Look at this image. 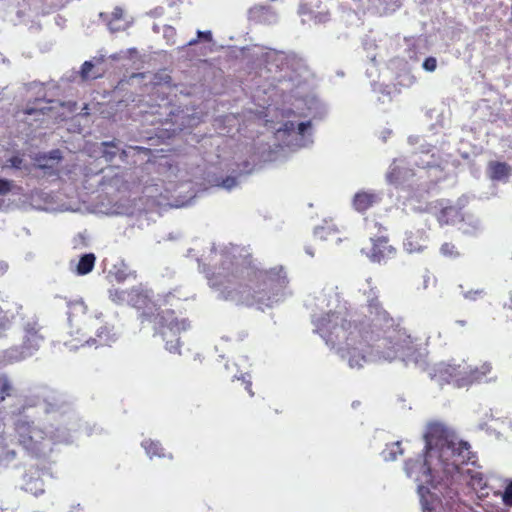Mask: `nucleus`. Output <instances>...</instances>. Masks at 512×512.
Instances as JSON below:
<instances>
[{
    "instance_id": "nucleus-22",
    "label": "nucleus",
    "mask_w": 512,
    "mask_h": 512,
    "mask_svg": "<svg viewBox=\"0 0 512 512\" xmlns=\"http://www.w3.org/2000/svg\"><path fill=\"white\" fill-rule=\"evenodd\" d=\"M4 167L13 168L16 170H24L27 174H30L32 171V167L25 163L23 155L19 153L9 157L6 160Z\"/></svg>"
},
{
    "instance_id": "nucleus-6",
    "label": "nucleus",
    "mask_w": 512,
    "mask_h": 512,
    "mask_svg": "<svg viewBox=\"0 0 512 512\" xmlns=\"http://www.w3.org/2000/svg\"><path fill=\"white\" fill-rule=\"evenodd\" d=\"M76 334L80 336L64 341V345L71 351L85 346L95 347L96 349L101 347H111L118 339L114 325L108 322L104 323L96 330L95 337L87 338L83 329L78 328L76 329Z\"/></svg>"
},
{
    "instance_id": "nucleus-30",
    "label": "nucleus",
    "mask_w": 512,
    "mask_h": 512,
    "mask_svg": "<svg viewBox=\"0 0 512 512\" xmlns=\"http://www.w3.org/2000/svg\"><path fill=\"white\" fill-rule=\"evenodd\" d=\"M400 176H401V169L399 166L396 165V163L394 162L390 168H389V171L387 173V179L390 183H396L399 181L400 179Z\"/></svg>"
},
{
    "instance_id": "nucleus-2",
    "label": "nucleus",
    "mask_w": 512,
    "mask_h": 512,
    "mask_svg": "<svg viewBox=\"0 0 512 512\" xmlns=\"http://www.w3.org/2000/svg\"><path fill=\"white\" fill-rule=\"evenodd\" d=\"M349 316L346 309L329 311L313 323L326 344L332 347L345 344L350 353V366H361L360 361H366V354H375V350H371V342L360 322H352Z\"/></svg>"
},
{
    "instance_id": "nucleus-28",
    "label": "nucleus",
    "mask_w": 512,
    "mask_h": 512,
    "mask_svg": "<svg viewBox=\"0 0 512 512\" xmlns=\"http://www.w3.org/2000/svg\"><path fill=\"white\" fill-rule=\"evenodd\" d=\"M441 254L448 258H457L460 256V252L453 243L446 242L442 244L440 248Z\"/></svg>"
},
{
    "instance_id": "nucleus-19",
    "label": "nucleus",
    "mask_w": 512,
    "mask_h": 512,
    "mask_svg": "<svg viewBox=\"0 0 512 512\" xmlns=\"http://www.w3.org/2000/svg\"><path fill=\"white\" fill-rule=\"evenodd\" d=\"M272 17L273 12L267 6L256 5L249 10V19L256 24L270 22Z\"/></svg>"
},
{
    "instance_id": "nucleus-10",
    "label": "nucleus",
    "mask_w": 512,
    "mask_h": 512,
    "mask_svg": "<svg viewBox=\"0 0 512 512\" xmlns=\"http://www.w3.org/2000/svg\"><path fill=\"white\" fill-rule=\"evenodd\" d=\"M62 159L61 151L59 149H54L48 153L37 154L34 157V163L31 167L41 170L43 176L58 177Z\"/></svg>"
},
{
    "instance_id": "nucleus-12",
    "label": "nucleus",
    "mask_w": 512,
    "mask_h": 512,
    "mask_svg": "<svg viewBox=\"0 0 512 512\" xmlns=\"http://www.w3.org/2000/svg\"><path fill=\"white\" fill-rule=\"evenodd\" d=\"M464 368L465 366L460 364L443 363L436 369L434 377L440 384L448 383L457 388H464V385H460L464 380Z\"/></svg>"
},
{
    "instance_id": "nucleus-31",
    "label": "nucleus",
    "mask_w": 512,
    "mask_h": 512,
    "mask_svg": "<svg viewBox=\"0 0 512 512\" xmlns=\"http://www.w3.org/2000/svg\"><path fill=\"white\" fill-rule=\"evenodd\" d=\"M45 108H40L37 106H27L23 110H19L16 112V117H20L21 114L23 115H43Z\"/></svg>"
},
{
    "instance_id": "nucleus-9",
    "label": "nucleus",
    "mask_w": 512,
    "mask_h": 512,
    "mask_svg": "<svg viewBox=\"0 0 512 512\" xmlns=\"http://www.w3.org/2000/svg\"><path fill=\"white\" fill-rule=\"evenodd\" d=\"M16 432L19 437V443L27 450L38 452L40 445L46 438L43 429L27 420H20L16 424Z\"/></svg>"
},
{
    "instance_id": "nucleus-35",
    "label": "nucleus",
    "mask_w": 512,
    "mask_h": 512,
    "mask_svg": "<svg viewBox=\"0 0 512 512\" xmlns=\"http://www.w3.org/2000/svg\"><path fill=\"white\" fill-rule=\"evenodd\" d=\"M237 381L241 382V385L244 386V389L251 397L255 395L254 391L252 390V382L250 380H246L245 378H238Z\"/></svg>"
},
{
    "instance_id": "nucleus-34",
    "label": "nucleus",
    "mask_w": 512,
    "mask_h": 512,
    "mask_svg": "<svg viewBox=\"0 0 512 512\" xmlns=\"http://www.w3.org/2000/svg\"><path fill=\"white\" fill-rule=\"evenodd\" d=\"M9 324L6 314L0 309V335L9 327Z\"/></svg>"
},
{
    "instance_id": "nucleus-36",
    "label": "nucleus",
    "mask_w": 512,
    "mask_h": 512,
    "mask_svg": "<svg viewBox=\"0 0 512 512\" xmlns=\"http://www.w3.org/2000/svg\"><path fill=\"white\" fill-rule=\"evenodd\" d=\"M310 127H311V122L310 121L301 122V123L298 124V133L300 135H304L306 130L309 129Z\"/></svg>"
},
{
    "instance_id": "nucleus-1",
    "label": "nucleus",
    "mask_w": 512,
    "mask_h": 512,
    "mask_svg": "<svg viewBox=\"0 0 512 512\" xmlns=\"http://www.w3.org/2000/svg\"><path fill=\"white\" fill-rule=\"evenodd\" d=\"M364 295L368 314L360 324L371 342V350L379 358L393 360L406 342V333L384 308L376 287H369Z\"/></svg>"
},
{
    "instance_id": "nucleus-18",
    "label": "nucleus",
    "mask_w": 512,
    "mask_h": 512,
    "mask_svg": "<svg viewBox=\"0 0 512 512\" xmlns=\"http://www.w3.org/2000/svg\"><path fill=\"white\" fill-rule=\"evenodd\" d=\"M380 200L379 196L372 192H358L353 199V206L359 212H364L371 208Z\"/></svg>"
},
{
    "instance_id": "nucleus-3",
    "label": "nucleus",
    "mask_w": 512,
    "mask_h": 512,
    "mask_svg": "<svg viewBox=\"0 0 512 512\" xmlns=\"http://www.w3.org/2000/svg\"><path fill=\"white\" fill-rule=\"evenodd\" d=\"M137 302L142 303L139 306L142 309L140 313L141 323L153 325L155 333L159 334L165 342L168 351L179 353L181 348L180 336L190 328V321L184 317H178L172 309L161 310L154 302L145 295L138 294Z\"/></svg>"
},
{
    "instance_id": "nucleus-8",
    "label": "nucleus",
    "mask_w": 512,
    "mask_h": 512,
    "mask_svg": "<svg viewBox=\"0 0 512 512\" xmlns=\"http://www.w3.org/2000/svg\"><path fill=\"white\" fill-rule=\"evenodd\" d=\"M251 273L257 277L261 285H266L281 300L284 298L289 279L282 265L274 266L270 269L254 270Z\"/></svg>"
},
{
    "instance_id": "nucleus-39",
    "label": "nucleus",
    "mask_w": 512,
    "mask_h": 512,
    "mask_svg": "<svg viewBox=\"0 0 512 512\" xmlns=\"http://www.w3.org/2000/svg\"><path fill=\"white\" fill-rule=\"evenodd\" d=\"M505 306H506L508 309L512 310V294H511V295H510V297H509V302H508V303H506V304H505Z\"/></svg>"
},
{
    "instance_id": "nucleus-24",
    "label": "nucleus",
    "mask_w": 512,
    "mask_h": 512,
    "mask_svg": "<svg viewBox=\"0 0 512 512\" xmlns=\"http://www.w3.org/2000/svg\"><path fill=\"white\" fill-rule=\"evenodd\" d=\"M15 388L5 374L0 375V403L5 401L6 398L13 396Z\"/></svg>"
},
{
    "instance_id": "nucleus-16",
    "label": "nucleus",
    "mask_w": 512,
    "mask_h": 512,
    "mask_svg": "<svg viewBox=\"0 0 512 512\" xmlns=\"http://www.w3.org/2000/svg\"><path fill=\"white\" fill-rule=\"evenodd\" d=\"M315 9L309 3H301L299 6V13L301 15H307L308 19L315 24H326L331 19L330 11L318 5Z\"/></svg>"
},
{
    "instance_id": "nucleus-40",
    "label": "nucleus",
    "mask_w": 512,
    "mask_h": 512,
    "mask_svg": "<svg viewBox=\"0 0 512 512\" xmlns=\"http://www.w3.org/2000/svg\"><path fill=\"white\" fill-rule=\"evenodd\" d=\"M136 76H143V74H133L132 77H136Z\"/></svg>"
},
{
    "instance_id": "nucleus-20",
    "label": "nucleus",
    "mask_w": 512,
    "mask_h": 512,
    "mask_svg": "<svg viewBox=\"0 0 512 512\" xmlns=\"http://www.w3.org/2000/svg\"><path fill=\"white\" fill-rule=\"evenodd\" d=\"M141 446L144 448L146 454L150 457H168L169 459H172V455H166L164 448L162 447L161 443L159 441H155L152 439L144 440L141 443Z\"/></svg>"
},
{
    "instance_id": "nucleus-23",
    "label": "nucleus",
    "mask_w": 512,
    "mask_h": 512,
    "mask_svg": "<svg viewBox=\"0 0 512 512\" xmlns=\"http://www.w3.org/2000/svg\"><path fill=\"white\" fill-rule=\"evenodd\" d=\"M96 257L93 253L83 255L77 265V273L79 275H86L90 273L95 265Z\"/></svg>"
},
{
    "instance_id": "nucleus-15",
    "label": "nucleus",
    "mask_w": 512,
    "mask_h": 512,
    "mask_svg": "<svg viewBox=\"0 0 512 512\" xmlns=\"http://www.w3.org/2000/svg\"><path fill=\"white\" fill-rule=\"evenodd\" d=\"M441 208L435 214L438 223L444 225H457L464 221V214L462 209L455 205L444 206L442 202L439 203Z\"/></svg>"
},
{
    "instance_id": "nucleus-7",
    "label": "nucleus",
    "mask_w": 512,
    "mask_h": 512,
    "mask_svg": "<svg viewBox=\"0 0 512 512\" xmlns=\"http://www.w3.org/2000/svg\"><path fill=\"white\" fill-rule=\"evenodd\" d=\"M253 273L248 275V284L241 291L243 302L258 309L270 308L281 299L266 285H261Z\"/></svg>"
},
{
    "instance_id": "nucleus-5",
    "label": "nucleus",
    "mask_w": 512,
    "mask_h": 512,
    "mask_svg": "<svg viewBox=\"0 0 512 512\" xmlns=\"http://www.w3.org/2000/svg\"><path fill=\"white\" fill-rule=\"evenodd\" d=\"M44 337L36 323H28L24 328L22 343L4 351L3 358L8 363L19 362L33 356L41 347Z\"/></svg>"
},
{
    "instance_id": "nucleus-29",
    "label": "nucleus",
    "mask_w": 512,
    "mask_h": 512,
    "mask_svg": "<svg viewBox=\"0 0 512 512\" xmlns=\"http://www.w3.org/2000/svg\"><path fill=\"white\" fill-rule=\"evenodd\" d=\"M213 40V36H212V32L211 31H200L198 30L197 31V38L195 39H191L188 43H187V46H195L197 45L200 41H204V42H212Z\"/></svg>"
},
{
    "instance_id": "nucleus-26",
    "label": "nucleus",
    "mask_w": 512,
    "mask_h": 512,
    "mask_svg": "<svg viewBox=\"0 0 512 512\" xmlns=\"http://www.w3.org/2000/svg\"><path fill=\"white\" fill-rule=\"evenodd\" d=\"M102 146L104 147V149L102 151L103 157L107 161H112L116 157V155L119 151V147L117 146V144L114 141L102 142Z\"/></svg>"
},
{
    "instance_id": "nucleus-27",
    "label": "nucleus",
    "mask_w": 512,
    "mask_h": 512,
    "mask_svg": "<svg viewBox=\"0 0 512 512\" xmlns=\"http://www.w3.org/2000/svg\"><path fill=\"white\" fill-rule=\"evenodd\" d=\"M94 64L91 61H85L81 66V77L83 79H97L101 77L100 72H94Z\"/></svg>"
},
{
    "instance_id": "nucleus-11",
    "label": "nucleus",
    "mask_w": 512,
    "mask_h": 512,
    "mask_svg": "<svg viewBox=\"0 0 512 512\" xmlns=\"http://www.w3.org/2000/svg\"><path fill=\"white\" fill-rule=\"evenodd\" d=\"M371 243L370 250L365 254L374 263L386 262L396 254V249L389 243L386 236L373 237Z\"/></svg>"
},
{
    "instance_id": "nucleus-33",
    "label": "nucleus",
    "mask_w": 512,
    "mask_h": 512,
    "mask_svg": "<svg viewBox=\"0 0 512 512\" xmlns=\"http://www.w3.org/2000/svg\"><path fill=\"white\" fill-rule=\"evenodd\" d=\"M12 183L6 179H0V195H6L11 191Z\"/></svg>"
},
{
    "instance_id": "nucleus-32",
    "label": "nucleus",
    "mask_w": 512,
    "mask_h": 512,
    "mask_svg": "<svg viewBox=\"0 0 512 512\" xmlns=\"http://www.w3.org/2000/svg\"><path fill=\"white\" fill-rule=\"evenodd\" d=\"M437 67V60L434 57H427L423 62V68L426 71L433 72Z\"/></svg>"
},
{
    "instance_id": "nucleus-38",
    "label": "nucleus",
    "mask_w": 512,
    "mask_h": 512,
    "mask_svg": "<svg viewBox=\"0 0 512 512\" xmlns=\"http://www.w3.org/2000/svg\"><path fill=\"white\" fill-rule=\"evenodd\" d=\"M175 35H176V30L173 27H171V26L165 27V29H164L165 37H169V36L173 37Z\"/></svg>"
},
{
    "instance_id": "nucleus-37",
    "label": "nucleus",
    "mask_w": 512,
    "mask_h": 512,
    "mask_svg": "<svg viewBox=\"0 0 512 512\" xmlns=\"http://www.w3.org/2000/svg\"><path fill=\"white\" fill-rule=\"evenodd\" d=\"M223 185L230 189L232 188L233 186L236 185V179L235 178H232V177H227L224 181H223Z\"/></svg>"
},
{
    "instance_id": "nucleus-21",
    "label": "nucleus",
    "mask_w": 512,
    "mask_h": 512,
    "mask_svg": "<svg viewBox=\"0 0 512 512\" xmlns=\"http://www.w3.org/2000/svg\"><path fill=\"white\" fill-rule=\"evenodd\" d=\"M490 177L493 180H501L508 177L510 173V167L505 162L492 161L488 166Z\"/></svg>"
},
{
    "instance_id": "nucleus-4",
    "label": "nucleus",
    "mask_w": 512,
    "mask_h": 512,
    "mask_svg": "<svg viewBox=\"0 0 512 512\" xmlns=\"http://www.w3.org/2000/svg\"><path fill=\"white\" fill-rule=\"evenodd\" d=\"M444 433L445 430L442 426L438 424L430 425L427 433L425 434L426 450L430 451L433 444L436 446L440 445V458L447 461L448 458H446V455H449L452 458L451 465L456 469H459L461 465L475 462V455L471 451V446L469 443L461 440H448L447 438L443 437Z\"/></svg>"
},
{
    "instance_id": "nucleus-25",
    "label": "nucleus",
    "mask_w": 512,
    "mask_h": 512,
    "mask_svg": "<svg viewBox=\"0 0 512 512\" xmlns=\"http://www.w3.org/2000/svg\"><path fill=\"white\" fill-rule=\"evenodd\" d=\"M495 496H501L502 502L506 507H512V480H506L503 492H495Z\"/></svg>"
},
{
    "instance_id": "nucleus-13",
    "label": "nucleus",
    "mask_w": 512,
    "mask_h": 512,
    "mask_svg": "<svg viewBox=\"0 0 512 512\" xmlns=\"http://www.w3.org/2000/svg\"><path fill=\"white\" fill-rule=\"evenodd\" d=\"M86 313L87 306L82 300L71 301L68 303L67 314L69 322V331L67 333V337L63 340V342L67 339H74L80 336L76 334V329H82L80 327V324L83 322Z\"/></svg>"
},
{
    "instance_id": "nucleus-14",
    "label": "nucleus",
    "mask_w": 512,
    "mask_h": 512,
    "mask_svg": "<svg viewBox=\"0 0 512 512\" xmlns=\"http://www.w3.org/2000/svg\"><path fill=\"white\" fill-rule=\"evenodd\" d=\"M492 369V364L487 361L474 367L465 366L464 380L461 381L460 385L468 387L474 383H479L483 381L492 372Z\"/></svg>"
},
{
    "instance_id": "nucleus-17",
    "label": "nucleus",
    "mask_w": 512,
    "mask_h": 512,
    "mask_svg": "<svg viewBox=\"0 0 512 512\" xmlns=\"http://www.w3.org/2000/svg\"><path fill=\"white\" fill-rule=\"evenodd\" d=\"M428 244V236L424 230L411 231L406 235L404 246L410 253L423 251Z\"/></svg>"
},
{
    "instance_id": "nucleus-41",
    "label": "nucleus",
    "mask_w": 512,
    "mask_h": 512,
    "mask_svg": "<svg viewBox=\"0 0 512 512\" xmlns=\"http://www.w3.org/2000/svg\"><path fill=\"white\" fill-rule=\"evenodd\" d=\"M395 445H396L397 447H400V442H396V443H395Z\"/></svg>"
}]
</instances>
